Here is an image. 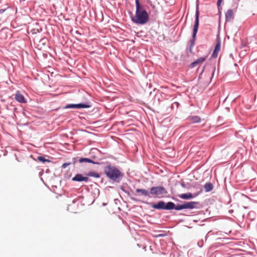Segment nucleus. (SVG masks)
I'll return each mask as SVG.
<instances>
[{"instance_id":"nucleus-7","label":"nucleus","mask_w":257,"mask_h":257,"mask_svg":"<svg viewBox=\"0 0 257 257\" xmlns=\"http://www.w3.org/2000/svg\"><path fill=\"white\" fill-rule=\"evenodd\" d=\"M198 195H199V193L194 194V195H193L191 193H187L179 194V195H178V196L181 199L188 200V199H192L194 197H195L197 196Z\"/></svg>"},{"instance_id":"nucleus-14","label":"nucleus","mask_w":257,"mask_h":257,"mask_svg":"<svg viewBox=\"0 0 257 257\" xmlns=\"http://www.w3.org/2000/svg\"><path fill=\"white\" fill-rule=\"evenodd\" d=\"M79 162L80 163H92L93 164H98V165L101 164L99 162H94L92 160H91L89 158H80V159L79 160Z\"/></svg>"},{"instance_id":"nucleus-16","label":"nucleus","mask_w":257,"mask_h":257,"mask_svg":"<svg viewBox=\"0 0 257 257\" xmlns=\"http://www.w3.org/2000/svg\"><path fill=\"white\" fill-rule=\"evenodd\" d=\"M83 175L81 174H77L74 177L72 178V180L75 182H82Z\"/></svg>"},{"instance_id":"nucleus-9","label":"nucleus","mask_w":257,"mask_h":257,"mask_svg":"<svg viewBox=\"0 0 257 257\" xmlns=\"http://www.w3.org/2000/svg\"><path fill=\"white\" fill-rule=\"evenodd\" d=\"M221 41L220 40H218L215 45L214 49L212 54V57L216 58L218 56V53L220 49Z\"/></svg>"},{"instance_id":"nucleus-12","label":"nucleus","mask_w":257,"mask_h":257,"mask_svg":"<svg viewBox=\"0 0 257 257\" xmlns=\"http://www.w3.org/2000/svg\"><path fill=\"white\" fill-rule=\"evenodd\" d=\"M136 192L140 193V195L142 196L148 197L149 198L152 197V196L150 195V192L145 189H137Z\"/></svg>"},{"instance_id":"nucleus-1","label":"nucleus","mask_w":257,"mask_h":257,"mask_svg":"<svg viewBox=\"0 0 257 257\" xmlns=\"http://www.w3.org/2000/svg\"><path fill=\"white\" fill-rule=\"evenodd\" d=\"M181 204L174 203L169 201L165 202L164 201H159L157 203H152L151 207L154 209L157 210H171L175 209L176 210H181L183 209H192L197 208L200 203L198 202L190 201L185 202L181 201Z\"/></svg>"},{"instance_id":"nucleus-4","label":"nucleus","mask_w":257,"mask_h":257,"mask_svg":"<svg viewBox=\"0 0 257 257\" xmlns=\"http://www.w3.org/2000/svg\"><path fill=\"white\" fill-rule=\"evenodd\" d=\"M195 23L193 26V33H192V38L190 41L189 51L190 53L192 52V47L195 44V42L196 39V35L198 32V27L199 25V12L198 10V6H196V10L195 12Z\"/></svg>"},{"instance_id":"nucleus-11","label":"nucleus","mask_w":257,"mask_h":257,"mask_svg":"<svg viewBox=\"0 0 257 257\" xmlns=\"http://www.w3.org/2000/svg\"><path fill=\"white\" fill-rule=\"evenodd\" d=\"M187 119L193 123H197L201 121V118L197 115H190Z\"/></svg>"},{"instance_id":"nucleus-26","label":"nucleus","mask_w":257,"mask_h":257,"mask_svg":"<svg viewBox=\"0 0 257 257\" xmlns=\"http://www.w3.org/2000/svg\"><path fill=\"white\" fill-rule=\"evenodd\" d=\"M9 7H7V8H1V13H4L5 11H6Z\"/></svg>"},{"instance_id":"nucleus-29","label":"nucleus","mask_w":257,"mask_h":257,"mask_svg":"<svg viewBox=\"0 0 257 257\" xmlns=\"http://www.w3.org/2000/svg\"><path fill=\"white\" fill-rule=\"evenodd\" d=\"M165 236V234H160L157 235V237H162V236Z\"/></svg>"},{"instance_id":"nucleus-18","label":"nucleus","mask_w":257,"mask_h":257,"mask_svg":"<svg viewBox=\"0 0 257 257\" xmlns=\"http://www.w3.org/2000/svg\"><path fill=\"white\" fill-rule=\"evenodd\" d=\"M37 160L39 161L42 162L43 163H44L45 162H51L49 159H46L45 157L43 156H38L37 157Z\"/></svg>"},{"instance_id":"nucleus-10","label":"nucleus","mask_w":257,"mask_h":257,"mask_svg":"<svg viewBox=\"0 0 257 257\" xmlns=\"http://www.w3.org/2000/svg\"><path fill=\"white\" fill-rule=\"evenodd\" d=\"M206 59V57H201L193 62L190 64V67L192 68L196 66L197 65L202 64Z\"/></svg>"},{"instance_id":"nucleus-20","label":"nucleus","mask_w":257,"mask_h":257,"mask_svg":"<svg viewBox=\"0 0 257 257\" xmlns=\"http://www.w3.org/2000/svg\"><path fill=\"white\" fill-rule=\"evenodd\" d=\"M80 158L78 157L73 158L72 159L71 164L75 165L77 162H79V160Z\"/></svg>"},{"instance_id":"nucleus-23","label":"nucleus","mask_w":257,"mask_h":257,"mask_svg":"<svg viewBox=\"0 0 257 257\" xmlns=\"http://www.w3.org/2000/svg\"><path fill=\"white\" fill-rule=\"evenodd\" d=\"M88 180H89V178L88 177H84L83 176L82 181L87 182H88Z\"/></svg>"},{"instance_id":"nucleus-5","label":"nucleus","mask_w":257,"mask_h":257,"mask_svg":"<svg viewBox=\"0 0 257 257\" xmlns=\"http://www.w3.org/2000/svg\"><path fill=\"white\" fill-rule=\"evenodd\" d=\"M150 193V195L153 197L161 198L162 197L163 195L167 194L168 192L164 187L159 186L151 187Z\"/></svg>"},{"instance_id":"nucleus-8","label":"nucleus","mask_w":257,"mask_h":257,"mask_svg":"<svg viewBox=\"0 0 257 257\" xmlns=\"http://www.w3.org/2000/svg\"><path fill=\"white\" fill-rule=\"evenodd\" d=\"M15 98L16 101L20 103H26L27 100L25 99L24 96L21 94V93L18 91L15 95Z\"/></svg>"},{"instance_id":"nucleus-32","label":"nucleus","mask_w":257,"mask_h":257,"mask_svg":"<svg viewBox=\"0 0 257 257\" xmlns=\"http://www.w3.org/2000/svg\"><path fill=\"white\" fill-rule=\"evenodd\" d=\"M132 199L133 200H136V199H135L134 198H132Z\"/></svg>"},{"instance_id":"nucleus-25","label":"nucleus","mask_w":257,"mask_h":257,"mask_svg":"<svg viewBox=\"0 0 257 257\" xmlns=\"http://www.w3.org/2000/svg\"><path fill=\"white\" fill-rule=\"evenodd\" d=\"M203 245V241L202 240L199 241L198 242V245L199 246V247H201Z\"/></svg>"},{"instance_id":"nucleus-34","label":"nucleus","mask_w":257,"mask_h":257,"mask_svg":"<svg viewBox=\"0 0 257 257\" xmlns=\"http://www.w3.org/2000/svg\"><path fill=\"white\" fill-rule=\"evenodd\" d=\"M173 200H176H176H177V199H175V198H173Z\"/></svg>"},{"instance_id":"nucleus-22","label":"nucleus","mask_w":257,"mask_h":257,"mask_svg":"<svg viewBox=\"0 0 257 257\" xmlns=\"http://www.w3.org/2000/svg\"><path fill=\"white\" fill-rule=\"evenodd\" d=\"M71 164V163L70 162H69V163H65L64 164H63L62 166V168H66L67 166H68L69 165H70Z\"/></svg>"},{"instance_id":"nucleus-24","label":"nucleus","mask_w":257,"mask_h":257,"mask_svg":"<svg viewBox=\"0 0 257 257\" xmlns=\"http://www.w3.org/2000/svg\"><path fill=\"white\" fill-rule=\"evenodd\" d=\"M222 1V0H217V7H218V8L219 10V9H220V4L221 3Z\"/></svg>"},{"instance_id":"nucleus-30","label":"nucleus","mask_w":257,"mask_h":257,"mask_svg":"<svg viewBox=\"0 0 257 257\" xmlns=\"http://www.w3.org/2000/svg\"><path fill=\"white\" fill-rule=\"evenodd\" d=\"M204 69H205V67H204L202 70V71H201V74H202L204 70Z\"/></svg>"},{"instance_id":"nucleus-31","label":"nucleus","mask_w":257,"mask_h":257,"mask_svg":"<svg viewBox=\"0 0 257 257\" xmlns=\"http://www.w3.org/2000/svg\"><path fill=\"white\" fill-rule=\"evenodd\" d=\"M215 70V68H214V71H213V72L212 77H213V75H214Z\"/></svg>"},{"instance_id":"nucleus-17","label":"nucleus","mask_w":257,"mask_h":257,"mask_svg":"<svg viewBox=\"0 0 257 257\" xmlns=\"http://www.w3.org/2000/svg\"><path fill=\"white\" fill-rule=\"evenodd\" d=\"M86 175L88 177H93L96 178H99L100 177V174L95 172H89L88 173L86 174Z\"/></svg>"},{"instance_id":"nucleus-33","label":"nucleus","mask_w":257,"mask_h":257,"mask_svg":"<svg viewBox=\"0 0 257 257\" xmlns=\"http://www.w3.org/2000/svg\"><path fill=\"white\" fill-rule=\"evenodd\" d=\"M4 31V29H3L2 30H1V31H2V32H3Z\"/></svg>"},{"instance_id":"nucleus-15","label":"nucleus","mask_w":257,"mask_h":257,"mask_svg":"<svg viewBox=\"0 0 257 257\" xmlns=\"http://www.w3.org/2000/svg\"><path fill=\"white\" fill-rule=\"evenodd\" d=\"M204 189L206 192H208L212 191L213 189V184L211 183H206L204 186Z\"/></svg>"},{"instance_id":"nucleus-3","label":"nucleus","mask_w":257,"mask_h":257,"mask_svg":"<svg viewBox=\"0 0 257 257\" xmlns=\"http://www.w3.org/2000/svg\"><path fill=\"white\" fill-rule=\"evenodd\" d=\"M136 15L131 17L132 22L136 24L145 25L149 20V15L146 10L141 6L139 0H136Z\"/></svg>"},{"instance_id":"nucleus-19","label":"nucleus","mask_w":257,"mask_h":257,"mask_svg":"<svg viewBox=\"0 0 257 257\" xmlns=\"http://www.w3.org/2000/svg\"><path fill=\"white\" fill-rule=\"evenodd\" d=\"M76 202H77V200H73L72 201V204H70L68 205V207H67V210H68V211H71V212H72L76 213V212H75V211H73V210H72V207H73V205H74V204H75V203Z\"/></svg>"},{"instance_id":"nucleus-2","label":"nucleus","mask_w":257,"mask_h":257,"mask_svg":"<svg viewBox=\"0 0 257 257\" xmlns=\"http://www.w3.org/2000/svg\"><path fill=\"white\" fill-rule=\"evenodd\" d=\"M103 171L107 178L113 183H119L124 176L123 173L110 163L104 167Z\"/></svg>"},{"instance_id":"nucleus-27","label":"nucleus","mask_w":257,"mask_h":257,"mask_svg":"<svg viewBox=\"0 0 257 257\" xmlns=\"http://www.w3.org/2000/svg\"><path fill=\"white\" fill-rule=\"evenodd\" d=\"M181 185V186L183 188H186V185L184 183H182Z\"/></svg>"},{"instance_id":"nucleus-28","label":"nucleus","mask_w":257,"mask_h":257,"mask_svg":"<svg viewBox=\"0 0 257 257\" xmlns=\"http://www.w3.org/2000/svg\"><path fill=\"white\" fill-rule=\"evenodd\" d=\"M174 104H175L177 107L179 106V103L178 102H175L174 103Z\"/></svg>"},{"instance_id":"nucleus-13","label":"nucleus","mask_w":257,"mask_h":257,"mask_svg":"<svg viewBox=\"0 0 257 257\" xmlns=\"http://www.w3.org/2000/svg\"><path fill=\"white\" fill-rule=\"evenodd\" d=\"M225 21L228 22L232 20L234 18L233 13L231 9H228L225 14Z\"/></svg>"},{"instance_id":"nucleus-6","label":"nucleus","mask_w":257,"mask_h":257,"mask_svg":"<svg viewBox=\"0 0 257 257\" xmlns=\"http://www.w3.org/2000/svg\"><path fill=\"white\" fill-rule=\"evenodd\" d=\"M90 107V105L87 103H80L78 104H68L64 106L63 108H73V109H81V108H87Z\"/></svg>"},{"instance_id":"nucleus-21","label":"nucleus","mask_w":257,"mask_h":257,"mask_svg":"<svg viewBox=\"0 0 257 257\" xmlns=\"http://www.w3.org/2000/svg\"><path fill=\"white\" fill-rule=\"evenodd\" d=\"M120 188L125 193L127 194L128 195H130V192L125 189V187L124 186H121Z\"/></svg>"}]
</instances>
